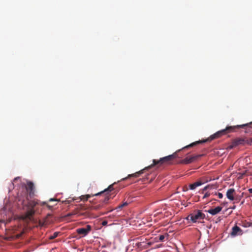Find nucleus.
Instances as JSON below:
<instances>
[{
  "label": "nucleus",
  "mask_w": 252,
  "mask_h": 252,
  "mask_svg": "<svg viewBox=\"0 0 252 252\" xmlns=\"http://www.w3.org/2000/svg\"><path fill=\"white\" fill-rule=\"evenodd\" d=\"M177 158V152H175L171 155H169L168 156L160 158V159H159V160L153 159V163L152 164L145 167L143 169H142L138 172H136V173H135L134 174H131L128 175L127 177H126L125 178H123L122 179V180H127L131 177H135V178L138 177L141 174H143L145 170H148L149 169L151 168V167H152L153 166H154L155 165H157L158 164L160 165L163 163H167V164L171 163L172 161Z\"/></svg>",
  "instance_id": "f257e3e1"
},
{
  "label": "nucleus",
  "mask_w": 252,
  "mask_h": 252,
  "mask_svg": "<svg viewBox=\"0 0 252 252\" xmlns=\"http://www.w3.org/2000/svg\"><path fill=\"white\" fill-rule=\"evenodd\" d=\"M222 208L220 206H218L217 207H216L215 208H211L209 210H208L207 211V212H208L209 214H211L212 215H215L217 214H218L219 213H220L221 210H222Z\"/></svg>",
  "instance_id": "9b49d317"
},
{
  "label": "nucleus",
  "mask_w": 252,
  "mask_h": 252,
  "mask_svg": "<svg viewBox=\"0 0 252 252\" xmlns=\"http://www.w3.org/2000/svg\"><path fill=\"white\" fill-rule=\"evenodd\" d=\"M248 126V124H246L237 125V126H227L225 129L220 130V131L217 132L216 133H215V134L212 135L208 139H207L206 140H204L198 141L193 142L188 146H185V147H184L183 148V149L189 148V147L196 145L199 143H205L207 141H211L214 139H216V138L220 137L222 135H225L228 133H230L231 132L234 131L236 128H244L245 127H246Z\"/></svg>",
  "instance_id": "f03ea898"
},
{
  "label": "nucleus",
  "mask_w": 252,
  "mask_h": 252,
  "mask_svg": "<svg viewBox=\"0 0 252 252\" xmlns=\"http://www.w3.org/2000/svg\"><path fill=\"white\" fill-rule=\"evenodd\" d=\"M205 216V214L200 210H197L196 212L189 215L188 217V219L190 218V220L193 222H196L197 220L203 219Z\"/></svg>",
  "instance_id": "39448f33"
},
{
  "label": "nucleus",
  "mask_w": 252,
  "mask_h": 252,
  "mask_svg": "<svg viewBox=\"0 0 252 252\" xmlns=\"http://www.w3.org/2000/svg\"><path fill=\"white\" fill-rule=\"evenodd\" d=\"M27 190L29 191V194L30 196L32 195L34 193V185L31 182H29L27 183V186L26 187Z\"/></svg>",
  "instance_id": "f8f14e48"
},
{
  "label": "nucleus",
  "mask_w": 252,
  "mask_h": 252,
  "mask_svg": "<svg viewBox=\"0 0 252 252\" xmlns=\"http://www.w3.org/2000/svg\"><path fill=\"white\" fill-rule=\"evenodd\" d=\"M82 210H83V207L77 208L72 213H68L66 216L67 217H71L73 215H77L78 216H84L85 213H82L81 212Z\"/></svg>",
  "instance_id": "6e6552de"
},
{
  "label": "nucleus",
  "mask_w": 252,
  "mask_h": 252,
  "mask_svg": "<svg viewBox=\"0 0 252 252\" xmlns=\"http://www.w3.org/2000/svg\"><path fill=\"white\" fill-rule=\"evenodd\" d=\"M202 155H197L195 156H192L190 158L187 157L184 159H182L181 160L180 163H183V164H189L190 163L192 162L195 160H196L197 158L199 157H200Z\"/></svg>",
  "instance_id": "0eeeda50"
},
{
  "label": "nucleus",
  "mask_w": 252,
  "mask_h": 252,
  "mask_svg": "<svg viewBox=\"0 0 252 252\" xmlns=\"http://www.w3.org/2000/svg\"><path fill=\"white\" fill-rule=\"evenodd\" d=\"M107 224V221L104 220L102 222V225L103 226L106 225Z\"/></svg>",
  "instance_id": "4be33fe9"
},
{
  "label": "nucleus",
  "mask_w": 252,
  "mask_h": 252,
  "mask_svg": "<svg viewBox=\"0 0 252 252\" xmlns=\"http://www.w3.org/2000/svg\"><path fill=\"white\" fill-rule=\"evenodd\" d=\"M49 201H57V200L56 199H55V198H50Z\"/></svg>",
  "instance_id": "393cba45"
},
{
  "label": "nucleus",
  "mask_w": 252,
  "mask_h": 252,
  "mask_svg": "<svg viewBox=\"0 0 252 252\" xmlns=\"http://www.w3.org/2000/svg\"><path fill=\"white\" fill-rule=\"evenodd\" d=\"M91 226L87 225L86 228H80L76 230L78 234L83 235L84 236H86L91 230Z\"/></svg>",
  "instance_id": "423d86ee"
},
{
  "label": "nucleus",
  "mask_w": 252,
  "mask_h": 252,
  "mask_svg": "<svg viewBox=\"0 0 252 252\" xmlns=\"http://www.w3.org/2000/svg\"><path fill=\"white\" fill-rule=\"evenodd\" d=\"M207 188H208V186L205 187L204 188V190L206 189H207Z\"/></svg>",
  "instance_id": "cd10ccee"
},
{
  "label": "nucleus",
  "mask_w": 252,
  "mask_h": 252,
  "mask_svg": "<svg viewBox=\"0 0 252 252\" xmlns=\"http://www.w3.org/2000/svg\"><path fill=\"white\" fill-rule=\"evenodd\" d=\"M100 207H101V206H100V205H96V206H94V209L97 210V209H100Z\"/></svg>",
  "instance_id": "412c9836"
},
{
  "label": "nucleus",
  "mask_w": 252,
  "mask_h": 252,
  "mask_svg": "<svg viewBox=\"0 0 252 252\" xmlns=\"http://www.w3.org/2000/svg\"><path fill=\"white\" fill-rule=\"evenodd\" d=\"M215 195H218L219 198H222L223 197V194L220 192L215 193Z\"/></svg>",
  "instance_id": "f3484780"
},
{
  "label": "nucleus",
  "mask_w": 252,
  "mask_h": 252,
  "mask_svg": "<svg viewBox=\"0 0 252 252\" xmlns=\"http://www.w3.org/2000/svg\"><path fill=\"white\" fill-rule=\"evenodd\" d=\"M114 189L113 188V185H110L107 189H105L103 191H101L100 192L94 193V194H87L84 195H81L80 196V199L82 201H86L88 200L89 198H90L91 197L94 196H98L101 194H104L105 195V197L103 200V202L105 203H107V201L109 200L110 198H112L110 194H108V192L111 191Z\"/></svg>",
  "instance_id": "20e7f679"
},
{
  "label": "nucleus",
  "mask_w": 252,
  "mask_h": 252,
  "mask_svg": "<svg viewBox=\"0 0 252 252\" xmlns=\"http://www.w3.org/2000/svg\"><path fill=\"white\" fill-rule=\"evenodd\" d=\"M246 144H247L250 145H252V138L246 139Z\"/></svg>",
  "instance_id": "dca6fc26"
},
{
  "label": "nucleus",
  "mask_w": 252,
  "mask_h": 252,
  "mask_svg": "<svg viewBox=\"0 0 252 252\" xmlns=\"http://www.w3.org/2000/svg\"><path fill=\"white\" fill-rule=\"evenodd\" d=\"M202 184H203L202 182H201V181H198V182H195L193 184H190L189 185V189H191V190H193V189H195L196 187H199V186H201V185H202Z\"/></svg>",
  "instance_id": "4468645a"
},
{
  "label": "nucleus",
  "mask_w": 252,
  "mask_h": 252,
  "mask_svg": "<svg viewBox=\"0 0 252 252\" xmlns=\"http://www.w3.org/2000/svg\"><path fill=\"white\" fill-rule=\"evenodd\" d=\"M45 205H46L47 207L49 209H51L52 207L48 204H47L46 203Z\"/></svg>",
  "instance_id": "b1692460"
},
{
  "label": "nucleus",
  "mask_w": 252,
  "mask_h": 252,
  "mask_svg": "<svg viewBox=\"0 0 252 252\" xmlns=\"http://www.w3.org/2000/svg\"><path fill=\"white\" fill-rule=\"evenodd\" d=\"M165 236L163 235H161L159 236V240L161 242L163 241Z\"/></svg>",
  "instance_id": "a211bd4d"
},
{
  "label": "nucleus",
  "mask_w": 252,
  "mask_h": 252,
  "mask_svg": "<svg viewBox=\"0 0 252 252\" xmlns=\"http://www.w3.org/2000/svg\"><path fill=\"white\" fill-rule=\"evenodd\" d=\"M248 190H249V192H250V193H252V188L249 189H248Z\"/></svg>",
  "instance_id": "bb28decb"
},
{
  "label": "nucleus",
  "mask_w": 252,
  "mask_h": 252,
  "mask_svg": "<svg viewBox=\"0 0 252 252\" xmlns=\"http://www.w3.org/2000/svg\"><path fill=\"white\" fill-rule=\"evenodd\" d=\"M209 195H210V193H206L204 194V196H203V198H206V197H209Z\"/></svg>",
  "instance_id": "5701e85b"
},
{
  "label": "nucleus",
  "mask_w": 252,
  "mask_h": 252,
  "mask_svg": "<svg viewBox=\"0 0 252 252\" xmlns=\"http://www.w3.org/2000/svg\"><path fill=\"white\" fill-rule=\"evenodd\" d=\"M122 209V208H121L120 207V205H119L118 206H117V207H116L114 209H112L111 210H110V211H112L113 210H116L117 211H119L120 210H121V209Z\"/></svg>",
  "instance_id": "6ab92c4d"
},
{
  "label": "nucleus",
  "mask_w": 252,
  "mask_h": 252,
  "mask_svg": "<svg viewBox=\"0 0 252 252\" xmlns=\"http://www.w3.org/2000/svg\"><path fill=\"white\" fill-rule=\"evenodd\" d=\"M231 208L232 209H234L235 208V206H233Z\"/></svg>",
  "instance_id": "c85d7f7f"
},
{
  "label": "nucleus",
  "mask_w": 252,
  "mask_h": 252,
  "mask_svg": "<svg viewBox=\"0 0 252 252\" xmlns=\"http://www.w3.org/2000/svg\"><path fill=\"white\" fill-rule=\"evenodd\" d=\"M17 179H18V178H15L14 179V181L16 180Z\"/></svg>",
  "instance_id": "c756f323"
},
{
  "label": "nucleus",
  "mask_w": 252,
  "mask_h": 252,
  "mask_svg": "<svg viewBox=\"0 0 252 252\" xmlns=\"http://www.w3.org/2000/svg\"><path fill=\"white\" fill-rule=\"evenodd\" d=\"M235 194V190L234 189H229L227 190L226 195L227 198L230 200H234V195Z\"/></svg>",
  "instance_id": "1a4fd4ad"
},
{
  "label": "nucleus",
  "mask_w": 252,
  "mask_h": 252,
  "mask_svg": "<svg viewBox=\"0 0 252 252\" xmlns=\"http://www.w3.org/2000/svg\"><path fill=\"white\" fill-rule=\"evenodd\" d=\"M127 205H128V203L126 202H124V203H122V204H120L119 205L120 206V207L121 208H123V207L127 206Z\"/></svg>",
  "instance_id": "aec40b11"
},
{
  "label": "nucleus",
  "mask_w": 252,
  "mask_h": 252,
  "mask_svg": "<svg viewBox=\"0 0 252 252\" xmlns=\"http://www.w3.org/2000/svg\"><path fill=\"white\" fill-rule=\"evenodd\" d=\"M45 204L46 202H40L38 200H29L27 203L23 205L24 209L26 211L25 218L27 219L31 220L35 212L37 211V209H35L36 206L37 205L43 206Z\"/></svg>",
  "instance_id": "7ed1b4c3"
},
{
  "label": "nucleus",
  "mask_w": 252,
  "mask_h": 252,
  "mask_svg": "<svg viewBox=\"0 0 252 252\" xmlns=\"http://www.w3.org/2000/svg\"><path fill=\"white\" fill-rule=\"evenodd\" d=\"M242 230L238 226L235 225L234 226L232 229V231L231 232V235L232 236H236L238 234H241Z\"/></svg>",
  "instance_id": "ddd939ff"
},
{
  "label": "nucleus",
  "mask_w": 252,
  "mask_h": 252,
  "mask_svg": "<svg viewBox=\"0 0 252 252\" xmlns=\"http://www.w3.org/2000/svg\"><path fill=\"white\" fill-rule=\"evenodd\" d=\"M245 144L246 139L243 138H236L233 141V146H237L239 145H245Z\"/></svg>",
  "instance_id": "9d476101"
},
{
  "label": "nucleus",
  "mask_w": 252,
  "mask_h": 252,
  "mask_svg": "<svg viewBox=\"0 0 252 252\" xmlns=\"http://www.w3.org/2000/svg\"><path fill=\"white\" fill-rule=\"evenodd\" d=\"M59 234V232H55L52 235L49 236V239L51 240H53L55 238L57 237Z\"/></svg>",
  "instance_id": "2eb2a0df"
},
{
  "label": "nucleus",
  "mask_w": 252,
  "mask_h": 252,
  "mask_svg": "<svg viewBox=\"0 0 252 252\" xmlns=\"http://www.w3.org/2000/svg\"><path fill=\"white\" fill-rule=\"evenodd\" d=\"M235 147V146H233V143H232V145H230V146H229V148L230 149H232V148H233V147Z\"/></svg>",
  "instance_id": "a878e982"
},
{
  "label": "nucleus",
  "mask_w": 252,
  "mask_h": 252,
  "mask_svg": "<svg viewBox=\"0 0 252 252\" xmlns=\"http://www.w3.org/2000/svg\"><path fill=\"white\" fill-rule=\"evenodd\" d=\"M252 124V122H251V123H250V124Z\"/></svg>",
  "instance_id": "7c9ffc66"
}]
</instances>
